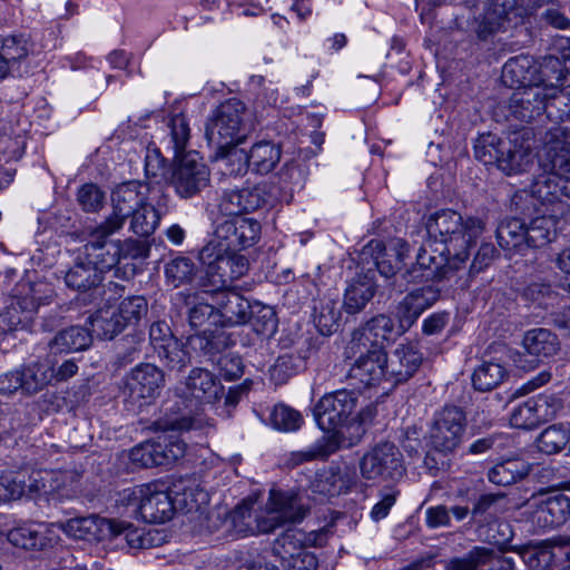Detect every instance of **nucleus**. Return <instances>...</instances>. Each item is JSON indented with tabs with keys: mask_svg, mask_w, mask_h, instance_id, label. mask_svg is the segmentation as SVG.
<instances>
[{
	"mask_svg": "<svg viewBox=\"0 0 570 570\" xmlns=\"http://www.w3.org/2000/svg\"><path fill=\"white\" fill-rule=\"evenodd\" d=\"M345 487V481L336 470L328 469L318 473L312 483L313 491L326 497L338 495Z\"/></svg>",
	"mask_w": 570,
	"mask_h": 570,
	"instance_id": "61",
	"label": "nucleus"
},
{
	"mask_svg": "<svg viewBox=\"0 0 570 570\" xmlns=\"http://www.w3.org/2000/svg\"><path fill=\"white\" fill-rule=\"evenodd\" d=\"M118 502L131 508V513L148 523H164L175 513V502L164 484L145 483L124 489Z\"/></svg>",
	"mask_w": 570,
	"mask_h": 570,
	"instance_id": "6",
	"label": "nucleus"
},
{
	"mask_svg": "<svg viewBox=\"0 0 570 570\" xmlns=\"http://www.w3.org/2000/svg\"><path fill=\"white\" fill-rule=\"evenodd\" d=\"M168 126L170 129V141L173 144L175 157L178 158V156L185 150L190 138L189 124L186 117L179 114L170 118Z\"/></svg>",
	"mask_w": 570,
	"mask_h": 570,
	"instance_id": "64",
	"label": "nucleus"
},
{
	"mask_svg": "<svg viewBox=\"0 0 570 570\" xmlns=\"http://www.w3.org/2000/svg\"><path fill=\"white\" fill-rule=\"evenodd\" d=\"M110 523L114 525L112 538L124 534L130 548L145 549L153 544L150 532H146L145 528H137L129 522L115 519H110Z\"/></svg>",
	"mask_w": 570,
	"mask_h": 570,
	"instance_id": "52",
	"label": "nucleus"
},
{
	"mask_svg": "<svg viewBox=\"0 0 570 570\" xmlns=\"http://www.w3.org/2000/svg\"><path fill=\"white\" fill-rule=\"evenodd\" d=\"M429 239L417 253L419 265L426 267L425 281L435 268L449 266L459 268L470 255V249L487 229V220L481 216L465 218L455 210L443 209L432 214L425 224Z\"/></svg>",
	"mask_w": 570,
	"mask_h": 570,
	"instance_id": "1",
	"label": "nucleus"
},
{
	"mask_svg": "<svg viewBox=\"0 0 570 570\" xmlns=\"http://www.w3.org/2000/svg\"><path fill=\"white\" fill-rule=\"evenodd\" d=\"M532 521L541 528H557L570 518V498L551 491L532 495L527 503Z\"/></svg>",
	"mask_w": 570,
	"mask_h": 570,
	"instance_id": "16",
	"label": "nucleus"
},
{
	"mask_svg": "<svg viewBox=\"0 0 570 570\" xmlns=\"http://www.w3.org/2000/svg\"><path fill=\"white\" fill-rule=\"evenodd\" d=\"M92 343V334L81 326H70L60 331L49 342L52 353H72L87 350Z\"/></svg>",
	"mask_w": 570,
	"mask_h": 570,
	"instance_id": "34",
	"label": "nucleus"
},
{
	"mask_svg": "<svg viewBox=\"0 0 570 570\" xmlns=\"http://www.w3.org/2000/svg\"><path fill=\"white\" fill-rule=\"evenodd\" d=\"M465 431V414L456 406H445L434 415L429 438L431 446L441 453L453 452Z\"/></svg>",
	"mask_w": 570,
	"mask_h": 570,
	"instance_id": "13",
	"label": "nucleus"
},
{
	"mask_svg": "<svg viewBox=\"0 0 570 570\" xmlns=\"http://www.w3.org/2000/svg\"><path fill=\"white\" fill-rule=\"evenodd\" d=\"M540 141L541 153L552 168L570 170V120L549 127Z\"/></svg>",
	"mask_w": 570,
	"mask_h": 570,
	"instance_id": "26",
	"label": "nucleus"
},
{
	"mask_svg": "<svg viewBox=\"0 0 570 570\" xmlns=\"http://www.w3.org/2000/svg\"><path fill=\"white\" fill-rule=\"evenodd\" d=\"M159 360L170 371H180L190 363V355L185 345L177 338L169 340L165 345L155 350Z\"/></svg>",
	"mask_w": 570,
	"mask_h": 570,
	"instance_id": "49",
	"label": "nucleus"
},
{
	"mask_svg": "<svg viewBox=\"0 0 570 570\" xmlns=\"http://www.w3.org/2000/svg\"><path fill=\"white\" fill-rule=\"evenodd\" d=\"M40 537L35 523H19L7 532L8 541L24 550H42Z\"/></svg>",
	"mask_w": 570,
	"mask_h": 570,
	"instance_id": "51",
	"label": "nucleus"
},
{
	"mask_svg": "<svg viewBox=\"0 0 570 570\" xmlns=\"http://www.w3.org/2000/svg\"><path fill=\"white\" fill-rule=\"evenodd\" d=\"M358 406V394L350 390H337L323 395L313 409L317 425L325 431H333V435L322 436L304 451L293 453L295 464L326 459L338 448V434L343 430L353 428V417Z\"/></svg>",
	"mask_w": 570,
	"mask_h": 570,
	"instance_id": "2",
	"label": "nucleus"
},
{
	"mask_svg": "<svg viewBox=\"0 0 570 570\" xmlns=\"http://www.w3.org/2000/svg\"><path fill=\"white\" fill-rule=\"evenodd\" d=\"M552 227V219L547 216L546 210L533 218L528 226L525 225V248L542 247L551 242Z\"/></svg>",
	"mask_w": 570,
	"mask_h": 570,
	"instance_id": "48",
	"label": "nucleus"
},
{
	"mask_svg": "<svg viewBox=\"0 0 570 570\" xmlns=\"http://www.w3.org/2000/svg\"><path fill=\"white\" fill-rule=\"evenodd\" d=\"M540 424L549 422L563 409L562 400L554 393H543L531 397Z\"/></svg>",
	"mask_w": 570,
	"mask_h": 570,
	"instance_id": "62",
	"label": "nucleus"
},
{
	"mask_svg": "<svg viewBox=\"0 0 570 570\" xmlns=\"http://www.w3.org/2000/svg\"><path fill=\"white\" fill-rule=\"evenodd\" d=\"M165 385L164 372L154 364L136 365L126 376L125 389L134 401L150 402L156 399Z\"/></svg>",
	"mask_w": 570,
	"mask_h": 570,
	"instance_id": "21",
	"label": "nucleus"
},
{
	"mask_svg": "<svg viewBox=\"0 0 570 570\" xmlns=\"http://www.w3.org/2000/svg\"><path fill=\"white\" fill-rule=\"evenodd\" d=\"M169 184L180 198H193L209 186L210 169L197 151L186 153L177 158Z\"/></svg>",
	"mask_w": 570,
	"mask_h": 570,
	"instance_id": "10",
	"label": "nucleus"
},
{
	"mask_svg": "<svg viewBox=\"0 0 570 570\" xmlns=\"http://www.w3.org/2000/svg\"><path fill=\"white\" fill-rule=\"evenodd\" d=\"M302 532L288 529L282 533L273 546V553L281 561L283 570H316L318 559L315 553L303 549Z\"/></svg>",
	"mask_w": 570,
	"mask_h": 570,
	"instance_id": "17",
	"label": "nucleus"
},
{
	"mask_svg": "<svg viewBox=\"0 0 570 570\" xmlns=\"http://www.w3.org/2000/svg\"><path fill=\"white\" fill-rule=\"evenodd\" d=\"M148 191V185L137 180L118 185L112 190V213L102 223L104 228H107L109 233L121 229L129 215L147 203Z\"/></svg>",
	"mask_w": 570,
	"mask_h": 570,
	"instance_id": "14",
	"label": "nucleus"
},
{
	"mask_svg": "<svg viewBox=\"0 0 570 570\" xmlns=\"http://www.w3.org/2000/svg\"><path fill=\"white\" fill-rule=\"evenodd\" d=\"M407 331L401 318L395 323L389 315L377 314L352 332L347 351L355 354L363 348L383 347L384 343L394 342Z\"/></svg>",
	"mask_w": 570,
	"mask_h": 570,
	"instance_id": "11",
	"label": "nucleus"
},
{
	"mask_svg": "<svg viewBox=\"0 0 570 570\" xmlns=\"http://www.w3.org/2000/svg\"><path fill=\"white\" fill-rule=\"evenodd\" d=\"M375 295L374 287H345L341 308L354 315L362 312Z\"/></svg>",
	"mask_w": 570,
	"mask_h": 570,
	"instance_id": "56",
	"label": "nucleus"
},
{
	"mask_svg": "<svg viewBox=\"0 0 570 570\" xmlns=\"http://www.w3.org/2000/svg\"><path fill=\"white\" fill-rule=\"evenodd\" d=\"M544 112L560 124L570 120V82L562 86H544Z\"/></svg>",
	"mask_w": 570,
	"mask_h": 570,
	"instance_id": "36",
	"label": "nucleus"
},
{
	"mask_svg": "<svg viewBox=\"0 0 570 570\" xmlns=\"http://www.w3.org/2000/svg\"><path fill=\"white\" fill-rule=\"evenodd\" d=\"M360 472L367 481L397 480L405 473L403 455L394 443L379 442L360 460Z\"/></svg>",
	"mask_w": 570,
	"mask_h": 570,
	"instance_id": "8",
	"label": "nucleus"
},
{
	"mask_svg": "<svg viewBox=\"0 0 570 570\" xmlns=\"http://www.w3.org/2000/svg\"><path fill=\"white\" fill-rule=\"evenodd\" d=\"M497 240L504 250L521 252L525 248V224L518 218H505L495 230Z\"/></svg>",
	"mask_w": 570,
	"mask_h": 570,
	"instance_id": "40",
	"label": "nucleus"
},
{
	"mask_svg": "<svg viewBox=\"0 0 570 570\" xmlns=\"http://www.w3.org/2000/svg\"><path fill=\"white\" fill-rule=\"evenodd\" d=\"M532 130L523 128L513 132L508 139L501 142L497 168L507 176L519 175L527 171L533 161Z\"/></svg>",
	"mask_w": 570,
	"mask_h": 570,
	"instance_id": "15",
	"label": "nucleus"
},
{
	"mask_svg": "<svg viewBox=\"0 0 570 570\" xmlns=\"http://www.w3.org/2000/svg\"><path fill=\"white\" fill-rule=\"evenodd\" d=\"M116 309L127 327L138 323L147 314L148 303L144 296H129L124 298Z\"/></svg>",
	"mask_w": 570,
	"mask_h": 570,
	"instance_id": "60",
	"label": "nucleus"
},
{
	"mask_svg": "<svg viewBox=\"0 0 570 570\" xmlns=\"http://www.w3.org/2000/svg\"><path fill=\"white\" fill-rule=\"evenodd\" d=\"M518 3L519 0H493L492 11L485 13L478 27V37L487 40L493 33L502 30Z\"/></svg>",
	"mask_w": 570,
	"mask_h": 570,
	"instance_id": "37",
	"label": "nucleus"
},
{
	"mask_svg": "<svg viewBox=\"0 0 570 570\" xmlns=\"http://www.w3.org/2000/svg\"><path fill=\"white\" fill-rule=\"evenodd\" d=\"M29 51V39L23 35H12L2 40L0 56L8 62L10 69L16 62L24 59Z\"/></svg>",
	"mask_w": 570,
	"mask_h": 570,
	"instance_id": "58",
	"label": "nucleus"
},
{
	"mask_svg": "<svg viewBox=\"0 0 570 570\" xmlns=\"http://www.w3.org/2000/svg\"><path fill=\"white\" fill-rule=\"evenodd\" d=\"M271 198L269 187L266 184H258L224 191L218 207L223 214L236 216L269 205Z\"/></svg>",
	"mask_w": 570,
	"mask_h": 570,
	"instance_id": "22",
	"label": "nucleus"
},
{
	"mask_svg": "<svg viewBox=\"0 0 570 570\" xmlns=\"http://www.w3.org/2000/svg\"><path fill=\"white\" fill-rule=\"evenodd\" d=\"M228 218L217 220L213 238L208 243H216L222 247L240 252L252 247L261 236L258 220L243 215H227Z\"/></svg>",
	"mask_w": 570,
	"mask_h": 570,
	"instance_id": "12",
	"label": "nucleus"
},
{
	"mask_svg": "<svg viewBox=\"0 0 570 570\" xmlns=\"http://www.w3.org/2000/svg\"><path fill=\"white\" fill-rule=\"evenodd\" d=\"M19 372L27 393H37L53 380V367L46 362H31Z\"/></svg>",
	"mask_w": 570,
	"mask_h": 570,
	"instance_id": "44",
	"label": "nucleus"
},
{
	"mask_svg": "<svg viewBox=\"0 0 570 570\" xmlns=\"http://www.w3.org/2000/svg\"><path fill=\"white\" fill-rule=\"evenodd\" d=\"M531 470V465L522 459H508L497 463L490 469L488 478L490 482L507 487L525 478Z\"/></svg>",
	"mask_w": 570,
	"mask_h": 570,
	"instance_id": "38",
	"label": "nucleus"
},
{
	"mask_svg": "<svg viewBox=\"0 0 570 570\" xmlns=\"http://www.w3.org/2000/svg\"><path fill=\"white\" fill-rule=\"evenodd\" d=\"M200 426L198 420L188 416H181L167 422L165 429L173 431V433H163L155 438L156 446H160V449H157L159 464L169 465L186 454L187 443L181 439L180 434L176 433L177 431H189Z\"/></svg>",
	"mask_w": 570,
	"mask_h": 570,
	"instance_id": "23",
	"label": "nucleus"
},
{
	"mask_svg": "<svg viewBox=\"0 0 570 570\" xmlns=\"http://www.w3.org/2000/svg\"><path fill=\"white\" fill-rule=\"evenodd\" d=\"M544 86L517 88L508 101L507 119L530 122L544 111Z\"/></svg>",
	"mask_w": 570,
	"mask_h": 570,
	"instance_id": "25",
	"label": "nucleus"
},
{
	"mask_svg": "<svg viewBox=\"0 0 570 570\" xmlns=\"http://www.w3.org/2000/svg\"><path fill=\"white\" fill-rule=\"evenodd\" d=\"M112 527L110 519L89 515L68 520L62 532L78 540L104 541L112 539Z\"/></svg>",
	"mask_w": 570,
	"mask_h": 570,
	"instance_id": "29",
	"label": "nucleus"
},
{
	"mask_svg": "<svg viewBox=\"0 0 570 570\" xmlns=\"http://www.w3.org/2000/svg\"><path fill=\"white\" fill-rule=\"evenodd\" d=\"M215 159L223 163L224 173L229 176L242 177L250 167L247 151L238 145L215 148Z\"/></svg>",
	"mask_w": 570,
	"mask_h": 570,
	"instance_id": "42",
	"label": "nucleus"
},
{
	"mask_svg": "<svg viewBox=\"0 0 570 570\" xmlns=\"http://www.w3.org/2000/svg\"><path fill=\"white\" fill-rule=\"evenodd\" d=\"M253 330L261 336L269 338L277 331V316L273 307L255 303L249 313Z\"/></svg>",
	"mask_w": 570,
	"mask_h": 570,
	"instance_id": "50",
	"label": "nucleus"
},
{
	"mask_svg": "<svg viewBox=\"0 0 570 570\" xmlns=\"http://www.w3.org/2000/svg\"><path fill=\"white\" fill-rule=\"evenodd\" d=\"M314 309V323L322 335L330 336L338 330L341 307L337 299L325 296Z\"/></svg>",
	"mask_w": 570,
	"mask_h": 570,
	"instance_id": "41",
	"label": "nucleus"
},
{
	"mask_svg": "<svg viewBox=\"0 0 570 570\" xmlns=\"http://www.w3.org/2000/svg\"><path fill=\"white\" fill-rule=\"evenodd\" d=\"M348 370V377L363 386H377L389 382L387 353L384 347L363 348Z\"/></svg>",
	"mask_w": 570,
	"mask_h": 570,
	"instance_id": "20",
	"label": "nucleus"
},
{
	"mask_svg": "<svg viewBox=\"0 0 570 570\" xmlns=\"http://www.w3.org/2000/svg\"><path fill=\"white\" fill-rule=\"evenodd\" d=\"M271 424L274 429L283 432H294L303 423L302 414L285 404H277L269 415Z\"/></svg>",
	"mask_w": 570,
	"mask_h": 570,
	"instance_id": "55",
	"label": "nucleus"
},
{
	"mask_svg": "<svg viewBox=\"0 0 570 570\" xmlns=\"http://www.w3.org/2000/svg\"><path fill=\"white\" fill-rule=\"evenodd\" d=\"M49 298L48 295H41L37 287H22V291L11 296L10 305L16 306L21 316H29L31 326L32 315L40 305L48 304Z\"/></svg>",
	"mask_w": 570,
	"mask_h": 570,
	"instance_id": "47",
	"label": "nucleus"
},
{
	"mask_svg": "<svg viewBox=\"0 0 570 570\" xmlns=\"http://www.w3.org/2000/svg\"><path fill=\"white\" fill-rule=\"evenodd\" d=\"M199 261L206 266L210 285H227L248 271V261L238 252L207 243L199 252Z\"/></svg>",
	"mask_w": 570,
	"mask_h": 570,
	"instance_id": "7",
	"label": "nucleus"
},
{
	"mask_svg": "<svg viewBox=\"0 0 570 570\" xmlns=\"http://www.w3.org/2000/svg\"><path fill=\"white\" fill-rule=\"evenodd\" d=\"M504 139L497 137L495 135L488 132L479 136L474 144V156L484 165H495L499 159V148Z\"/></svg>",
	"mask_w": 570,
	"mask_h": 570,
	"instance_id": "59",
	"label": "nucleus"
},
{
	"mask_svg": "<svg viewBox=\"0 0 570 570\" xmlns=\"http://www.w3.org/2000/svg\"><path fill=\"white\" fill-rule=\"evenodd\" d=\"M306 510L293 491L271 490L266 507L256 511V534L273 532L286 522H297Z\"/></svg>",
	"mask_w": 570,
	"mask_h": 570,
	"instance_id": "9",
	"label": "nucleus"
},
{
	"mask_svg": "<svg viewBox=\"0 0 570 570\" xmlns=\"http://www.w3.org/2000/svg\"><path fill=\"white\" fill-rule=\"evenodd\" d=\"M114 233H109L104 228V224L97 226L91 233V239L83 246L86 258L99 275L111 269L119 261V249L115 244H109L112 252L106 249L107 238Z\"/></svg>",
	"mask_w": 570,
	"mask_h": 570,
	"instance_id": "28",
	"label": "nucleus"
},
{
	"mask_svg": "<svg viewBox=\"0 0 570 570\" xmlns=\"http://www.w3.org/2000/svg\"><path fill=\"white\" fill-rule=\"evenodd\" d=\"M252 169L257 174L271 173L281 160V147L272 141L262 140L247 151Z\"/></svg>",
	"mask_w": 570,
	"mask_h": 570,
	"instance_id": "39",
	"label": "nucleus"
},
{
	"mask_svg": "<svg viewBox=\"0 0 570 570\" xmlns=\"http://www.w3.org/2000/svg\"><path fill=\"white\" fill-rule=\"evenodd\" d=\"M92 337L99 340H112L125 328V321H121L116 306L107 305L97 309L89 318Z\"/></svg>",
	"mask_w": 570,
	"mask_h": 570,
	"instance_id": "33",
	"label": "nucleus"
},
{
	"mask_svg": "<svg viewBox=\"0 0 570 570\" xmlns=\"http://www.w3.org/2000/svg\"><path fill=\"white\" fill-rule=\"evenodd\" d=\"M423 355L413 343L399 344L387 355L389 382L400 384L410 380L420 368Z\"/></svg>",
	"mask_w": 570,
	"mask_h": 570,
	"instance_id": "27",
	"label": "nucleus"
},
{
	"mask_svg": "<svg viewBox=\"0 0 570 570\" xmlns=\"http://www.w3.org/2000/svg\"><path fill=\"white\" fill-rule=\"evenodd\" d=\"M542 173L538 174L530 186V190L521 189L511 198L512 208L524 216L540 212V206H558L564 197L563 174L568 169L552 168L551 163L540 156Z\"/></svg>",
	"mask_w": 570,
	"mask_h": 570,
	"instance_id": "3",
	"label": "nucleus"
},
{
	"mask_svg": "<svg viewBox=\"0 0 570 570\" xmlns=\"http://www.w3.org/2000/svg\"><path fill=\"white\" fill-rule=\"evenodd\" d=\"M522 344L529 354L541 358H550L560 351L558 336L543 327L525 332Z\"/></svg>",
	"mask_w": 570,
	"mask_h": 570,
	"instance_id": "35",
	"label": "nucleus"
},
{
	"mask_svg": "<svg viewBox=\"0 0 570 570\" xmlns=\"http://www.w3.org/2000/svg\"><path fill=\"white\" fill-rule=\"evenodd\" d=\"M566 67L561 59L556 56L544 57L538 67V83L542 86H558L563 80L564 83L570 82L567 76Z\"/></svg>",
	"mask_w": 570,
	"mask_h": 570,
	"instance_id": "53",
	"label": "nucleus"
},
{
	"mask_svg": "<svg viewBox=\"0 0 570 570\" xmlns=\"http://www.w3.org/2000/svg\"><path fill=\"white\" fill-rule=\"evenodd\" d=\"M409 253V244L402 238H394L385 245L382 240L372 239L362 249L363 261L372 259L375 271L384 278H390L401 268Z\"/></svg>",
	"mask_w": 570,
	"mask_h": 570,
	"instance_id": "18",
	"label": "nucleus"
},
{
	"mask_svg": "<svg viewBox=\"0 0 570 570\" xmlns=\"http://www.w3.org/2000/svg\"><path fill=\"white\" fill-rule=\"evenodd\" d=\"M569 442L568 431L560 425H551L538 438V449L546 454L560 452Z\"/></svg>",
	"mask_w": 570,
	"mask_h": 570,
	"instance_id": "57",
	"label": "nucleus"
},
{
	"mask_svg": "<svg viewBox=\"0 0 570 570\" xmlns=\"http://www.w3.org/2000/svg\"><path fill=\"white\" fill-rule=\"evenodd\" d=\"M510 550L517 552L524 563L533 570L549 569L554 561L552 548L546 542L538 544L513 546Z\"/></svg>",
	"mask_w": 570,
	"mask_h": 570,
	"instance_id": "43",
	"label": "nucleus"
},
{
	"mask_svg": "<svg viewBox=\"0 0 570 570\" xmlns=\"http://www.w3.org/2000/svg\"><path fill=\"white\" fill-rule=\"evenodd\" d=\"M439 296L436 287L414 288L399 303L396 318H401L410 330L420 315L439 299Z\"/></svg>",
	"mask_w": 570,
	"mask_h": 570,
	"instance_id": "30",
	"label": "nucleus"
},
{
	"mask_svg": "<svg viewBox=\"0 0 570 570\" xmlns=\"http://www.w3.org/2000/svg\"><path fill=\"white\" fill-rule=\"evenodd\" d=\"M504 377L505 370L501 364L483 362L474 370L472 383L475 390L487 392L501 384Z\"/></svg>",
	"mask_w": 570,
	"mask_h": 570,
	"instance_id": "46",
	"label": "nucleus"
},
{
	"mask_svg": "<svg viewBox=\"0 0 570 570\" xmlns=\"http://www.w3.org/2000/svg\"><path fill=\"white\" fill-rule=\"evenodd\" d=\"M170 493L174 495L175 508L186 512L198 511L209 502L207 491L193 478L176 480Z\"/></svg>",
	"mask_w": 570,
	"mask_h": 570,
	"instance_id": "32",
	"label": "nucleus"
},
{
	"mask_svg": "<svg viewBox=\"0 0 570 570\" xmlns=\"http://www.w3.org/2000/svg\"><path fill=\"white\" fill-rule=\"evenodd\" d=\"M177 395L187 401L210 404L224 394L220 380L210 371L194 367L187 377L176 389Z\"/></svg>",
	"mask_w": 570,
	"mask_h": 570,
	"instance_id": "19",
	"label": "nucleus"
},
{
	"mask_svg": "<svg viewBox=\"0 0 570 570\" xmlns=\"http://www.w3.org/2000/svg\"><path fill=\"white\" fill-rule=\"evenodd\" d=\"M230 519L235 530L243 534H256V510L253 509V503L243 502L237 505L232 512Z\"/></svg>",
	"mask_w": 570,
	"mask_h": 570,
	"instance_id": "63",
	"label": "nucleus"
},
{
	"mask_svg": "<svg viewBox=\"0 0 570 570\" xmlns=\"http://www.w3.org/2000/svg\"><path fill=\"white\" fill-rule=\"evenodd\" d=\"M210 297L220 314V325L228 331L230 327L244 325L249 321L253 304L242 295L227 287L206 293Z\"/></svg>",
	"mask_w": 570,
	"mask_h": 570,
	"instance_id": "24",
	"label": "nucleus"
},
{
	"mask_svg": "<svg viewBox=\"0 0 570 570\" xmlns=\"http://www.w3.org/2000/svg\"><path fill=\"white\" fill-rule=\"evenodd\" d=\"M250 130L245 104L230 98L212 112L206 122L205 137L213 148H224L243 144Z\"/></svg>",
	"mask_w": 570,
	"mask_h": 570,
	"instance_id": "4",
	"label": "nucleus"
},
{
	"mask_svg": "<svg viewBox=\"0 0 570 570\" xmlns=\"http://www.w3.org/2000/svg\"><path fill=\"white\" fill-rule=\"evenodd\" d=\"M189 324L194 328L204 327L198 334L189 337L194 348H199L204 355L214 356L235 345L237 335L226 331L220 325V314L217 305L203 299L189 309Z\"/></svg>",
	"mask_w": 570,
	"mask_h": 570,
	"instance_id": "5",
	"label": "nucleus"
},
{
	"mask_svg": "<svg viewBox=\"0 0 570 570\" xmlns=\"http://www.w3.org/2000/svg\"><path fill=\"white\" fill-rule=\"evenodd\" d=\"M502 81L508 87L523 88L541 86L538 83V66L530 56L520 55L510 58L502 69Z\"/></svg>",
	"mask_w": 570,
	"mask_h": 570,
	"instance_id": "31",
	"label": "nucleus"
},
{
	"mask_svg": "<svg viewBox=\"0 0 570 570\" xmlns=\"http://www.w3.org/2000/svg\"><path fill=\"white\" fill-rule=\"evenodd\" d=\"M161 216L163 213L147 202L129 215V230L139 237H148L157 229Z\"/></svg>",
	"mask_w": 570,
	"mask_h": 570,
	"instance_id": "45",
	"label": "nucleus"
},
{
	"mask_svg": "<svg viewBox=\"0 0 570 570\" xmlns=\"http://www.w3.org/2000/svg\"><path fill=\"white\" fill-rule=\"evenodd\" d=\"M492 557V549L485 547H474L466 554L455 557L445 561L446 570H478L485 566Z\"/></svg>",
	"mask_w": 570,
	"mask_h": 570,
	"instance_id": "54",
	"label": "nucleus"
}]
</instances>
